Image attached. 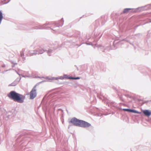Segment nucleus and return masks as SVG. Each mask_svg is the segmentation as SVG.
<instances>
[{"label":"nucleus","mask_w":151,"mask_h":151,"mask_svg":"<svg viewBox=\"0 0 151 151\" xmlns=\"http://www.w3.org/2000/svg\"><path fill=\"white\" fill-rule=\"evenodd\" d=\"M7 96L15 102L22 103L24 102L25 96L16 92L14 91H11L7 94Z\"/></svg>","instance_id":"f257e3e1"},{"label":"nucleus","mask_w":151,"mask_h":151,"mask_svg":"<svg viewBox=\"0 0 151 151\" xmlns=\"http://www.w3.org/2000/svg\"><path fill=\"white\" fill-rule=\"evenodd\" d=\"M69 123L72 124L74 126L83 128H87L91 126V124L88 122L79 119L75 117L71 119L69 122Z\"/></svg>","instance_id":"f03ea898"},{"label":"nucleus","mask_w":151,"mask_h":151,"mask_svg":"<svg viewBox=\"0 0 151 151\" xmlns=\"http://www.w3.org/2000/svg\"><path fill=\"white\" fill-rule=\"evenodd\" d=\"M40 83V82H39L37 83L35 86H34L30 92V99H33L37 96V93L36 92V87L39 84V83Z\"/></svg>","instance_id":"7ed1b4c3"},{"label":"nucleus","mask_w":151,"mask_h":151,"mask_svg":"<svg viewBox=\"0 0 151 151\" xmlns=\"http://www.w3.org/2000/svg\"><path fill=\"white\" fill-rule=\"evenodd\" d=\"M100 99H101L102 100L103 102L105 103L107 105H108V106H115L114 104V102L111 101L110 100H109L107 98L103 97V99L101 97H100Z\"/></svg>","instance_id":"20e7f679"},{"label":"nucleus","mask_w":151,"mask_h":151,"mask_svg":"<svg viewBox=\"0 0 151 151\" xmlns=\"http://www.w3.org/2000/svg\"><path fill=\"white\" fill-rule=\"evenodd\" d=\"M62 44H61L60 45H58V46H57V47H55L52 48V49L49 48L48 49V50H47V51H47V53L48 54V55L49 56H51V54L53 52H54L55 50H56L57 49L61 47H62Z\"/></svg>","instance_id":"39448f33"},{"label":"nucleus","mask_w":151,"mask_h":151,"mask_svg":"<svg viewBox=\"0 0 151 151\" xmlns=\"http://www.w3.org/2000/svg\"><path fill=\"white\" fill-rule=\"evenodd\" d=\"M50 24L48 22H46L42 25H40L39 26H36L34 27V29H49L50 27H45L47 25H49Z\"/></svg>","instance_id":"423d86ee"},{"label":"nucleus","mask_w":151,"mask_h":151,"mask_svg":"<svg viewBox=\"0 0 151 151\" xmlns=\"http://www.w3.org/2000/svg\"><path fill=\"white\" fill-rule=\"evenodd\" d=\"M139 11H142L143 10H147L151 9V4L146 5L144 6L138 7L137 8Z\"/></svg>","instance_id":"0eeeda50"},{"label":"nucleus","mask_w":151,"mask_h":151,"mask_svg":"<svg viewBox=\"0 0 151 151\" xmlns=\"http://www.w3.org/2000/svg\"><path fill=\"white\" fill-rule=\"evenodd\" d=\"M142 112L144 115L149 116L151 115V111L149 110L145 109L142 110Z\"/></svg>","instance_id":"6e6552de"},{"label":"nucleus","mask_w":151,"mask_h":151,"mask_svg":"<svg viewBox=\"0 0 151 151\" xmlns=\"http://www.w3.org/2000/svg\"><path fill=\"white\" fill-rule=\"evenodd\" d=\"M37 54H42L45 51H47V50L45 49H43L41 48H39L37 50Z\"/></svg>","instance_id":"1a4fd4ad"},{"label":"nucleus","mask_w":151,"mask_h":151,"mask_svg":"<svg viewBox=\"0 0 151 151\" xmlns=\"http://www.w3.org/2000/svg\"><path fill=\"white\" fill-rule=\"evenodd\" d=\"M21 79V77H20L19 80L17 78L13 83L10 84L9 86H16L18 83L19 81H20Z\"/></svg>","instance_id":"9d476101"},{"label":"nucleus","mask_w":151,"mask_h":151,"mask_svg":"<svg viewBox=\"0 0 151 151\" xmlns=\"http://www.w3.org/2000/svg\"><path fill=\"white\" fill-rule=\"evenodd\" d=\"M64 22L63 19L62 18L60 20H59L58 22L56 24V26L58 27H59L60 26L61 27L62 26Z\"/></svg>","instance_id":"9b49d317"},{"label":"nucleus","mask_w":151,"mask_h":151,"mask_svg":"<svg viewBox=\"0 0 151 151\" xmlns=\"http://www.w3.org/2000/svg\"><path fill=\"white\" fill-rule=\"evenodd\" d=\"M117 40H115L113 42V45L114 47L116 48L117 47V46L120 44L122 41L117 42Z\"/></svg>","instance_id":"f8f14e48"},{"label":"nucleus","mask_w":151,"mask_h":151,"mask_svg":"<svg viewBox=\"0 0 151 151\" xmlns=\"http://www.w3.org/2000/svg\"><path fill=\"white\" fill-rule=\"evenodd\" d=\"M11 114L7 115L6 116H5L4 117V118L6 120H8L9 119L12 118L13 116V115L10 113Z\"/></svg>","instance_id":"ddd939ff"},{"label":"nucleus","mask_w":151,"mask_h":151,"mask_svg":"<svg viewBox=\"0 0 151 151\" xmlns=\"http://www.w3.org/2000/svg\"><path fill=\"white\" fill-rule=\"evenodd\" d=\"M29 54H30L31 56H32L33 55H35L37 54V50H31L29 51Z\"/></svg>","instance_id":"4468645a"},{"label":"nucleus","mask_w":151,"mask_h":151,"mask_svg":"<svg viewBox=\"0 0 151 151\" xmlns=\"http://www.w3.org/2000/svg\"><path fill=\"white\" fill-rule=\"evenodd\" d=\"M50 79L52 80H57L58 79L63 80V79H64V76H61L59 77H52L51 79Z\"/></svg>","instance_id":"2eb2a0df"},{"label":"nucleus","mask_w":151,"mask_h":151,"mask_svg":"<svg viewBox=\"0 0 151 151\" xmlns=\"http://www.w3.org/2000/svg\"><path fill=\"white\" fill-rule=\"evenodd\" d=\"M132 9L131 8H125L124 9L123 12L121 13V14L127 13L129 10Z\"/></svg>","instance_id":"dca6fc26"},{"label":"nucleus","mask_w":151,"mask_h":151,"mask_svg":"<svg viewBox=\"0 0 151 151\" xmlns=\"http://www.w3.org/2000/svg\"><path fill=\"white\" fill-rule=\"evenodd\" d=\"M130 113L138 114H139L141 113V112H140L138 111H137L135 110V109H130Z\"/></svg>","instance_id":"f3484780"},{"label":"nucleus","mask_w":151,"mask_h":151,"mask_svg":"<svg viewBox=\"0 0 151 151\" xmlns=\"http://www.w3.org/2000/svg\"><path fill=\"white\" fill-rule=\"evenodd\" d=\"M3 18V14L2 12L0 10V24Z\"/></svg>","instance_id":"a211bd4d"},{"label":"nucleus","mask_w":151,"mask_h":151,"mask_svg":"<svg viewBox=\"0 0 151 151\" xmlns=\"http://www.w3.org/2000/svg\"><path fill=\"white\" fill-rule=\"evenodd\" d=\"M118 96L120 100H121L123 102H125V100L123 98V96L122 95H120L119 94H118Z\"/></svg>","instance_id":"6ab92c4d"},{"label":"nucleus","mask_w":151,"mask_h":151,"mask_svg":"<svg viewBox=\"0 0 151 151\" xmlns=\"http://www.w3.org/2000/svg\"><path fill=\"white\" fill-rule=\"evenodd\" d=\"M120 109L121 110H123L124 111H127L129 112H130V109H122L121 108H120Z\"/></svg>","instance_id":"aec40b11"},{"label":"nucleus","mask_w":151,"mask_h":151,"mask_svg":"<svg viewBox=\"0 0 151 151\" xmlns=\"http://www.w3.org/2000/svg\"><path fill=\"white\" fill-rule=\"evenodd\" d=\"M24 50L23 49L22 51L20 52V56L22 57L24 56Z\"/></svg>","instance_id":"412c9836"},{"label":"nucleus","mask_w":151,"mask_h":151,"mask_svg":"<svg viewBox=\"0 0 151 151\" xmlns=\"http://www.w3.org/2000/svg\"><path fill=\"white\" fill-rule=\"evenodd\" d=\"M63 76H64V79L65 78V79H68V78L69 77L68 75L67 74H64L63 75Z\"/></svg>","instance_id":"4be33fe9"},{"label":"nucleus","mask_w":151,"mask_h":151,"mask_svg":"<svg viewBox=\"0 0 151 151\" xmlns=\"http://www.w3.org/2000/svg\"><path fill=\"white\" fill-rule=\"evenodd\" d=\"M11 63H12L13 64H14V65H17V63L15 62H14L13 61H11Z\"/></svg>","instance_id":"5701e85b"},{"label":"nucleus","mask_w":151,"mask_h":151,"mask_svg":"<svg viewBox=\"0 0 151 151\" xmlns=\"http://www.w3.org/2000/svg\"><path fill=\"white\" fill-rule=\"evenodd\" d=\"M150 101H145L143 103V104H145V103H147L148 102H150Z\"/></svg>","instance_id":"b1692460"},{"label":"nucleus","mask_w":151,"mask_h":151,"mask_svg":"<svg viewBox=\"0 0 151 151\" xmlns=\"http://www.w3.org/2000/svg\"><path fill=\"white\" fill-rule=\"evenodd\" d=\"M74 77L72 76H69L68 78V79H73L74 80Z\"/></svg>","instance_id":"393cba45"},{"label":"nucleus","mask_w":151,"mask_h":151,"mask_svg":"<svg viewBox=\"0 0 151 151\" xmlns=\"http://www.w3.org/2000/svg\"><path fill=\"white\" fill-rule=\"evenodd\" d=\"M80 78L79 77H74V80H78Z\"/></svg>","instance_id":"a878e982"},{"label":"nucleus","mask_w":151,"mask_h":151,"mask_svg":"<svg viewBox=\"0 0 151 151\" xmlns=\"http://www.w3.org/2000/svg\"><path fill=\"white\" fill-rule=\"evenodd\" d=\"M124 96L127 98H129V97L130 98V97L128 95L125 94V95H124Z\"/></svg>","instance_id":"bb28decb"},{"label":"nucleus","mask_w":151,"mask_h":151,"mask_svg":"<svg viewBox=\"0 0 151 151\" xmlns=\"http://www.w3.org/2000/svg\"><path fill=\"white\" fill-rule=\"evenodd\" d=\"M10 70V69H9V70H5L3 72H2V73H4L5 72H7V71H8V70Z\"/></svg>","instance_id":"cd10ccee"},{"label":"nucleus","mask_w":151,"mask_h":151,"mask_svg":"<svg viewBox=\"0 0 151 151\" xmlns=\"http://www.w3.org/2000/svg\"><path fill=\"white\" fill-rule=\"evenodd\" d=\"M22 59H23V61H24V60H25V57H22Z\"/></svg>","instance_id":"c85d7f7f"},{"label":"nucleus","mask_w":151,"mask_h":151,"mask_svg":"<svg viewBox=\"0 0 151 151\" xmlns=\"http://www.w3.org/2000/svg\"><path fill=\"white\" fill-rule=\"evenodd\" d=\"M2 67L4 68L5 67V65L4 64L2 66Z\"/></svg>","instance_id":"c756f323"},{"label":"nucleus","mask_w":151,"mask_h":151,"mask_svg":"<svg viewBox=\"0 0 151 151\" xmlns=\"http://www.w3.org/2000/svg\"><path fill=\"white\" fill-rule=\"evenodd\" d=\"M16 73L18 75H19V76H21V75L17 72L16 71Z\"/></svg>","instance_id":"7c9ffc66"},{"label":"nucleus","mask_w":151,"mask_h":151,"mask_svg":"<svg viewBox=\"0 0 151 151\" xmlns=\"http://www.w3.org/2000/svg\"><path fill=\"white\" fill-rule=\"evenodd\" d=\"M86 44H87V45H91V43H87Z\"/></svg>","instance_id":"2f4dec72"},{"label":"nucleus","mask_w":151,"mask_h":151,"mask_svg":"<svg viewBox=\"0 0 151 151\" xmlns=\"http://www.w3.org/2000/svg\"><path fill=\"white\" fill-rule=\"evenodd\" d=\"M15 66V65H14V64H13L12 65V68H14Z\"/></svg>","instance_id":"473e14b6"},{"label":"nucleus","mask_w":151,"mask_h":151,"mask_svg":"<svg viewBox=\"0 0 151 151\" xmlns=\"http://www.w3.org/2000/svg\"><path fill=\"white\" fill-rule=\"evenodd\" d=\"M23 77H25V76L24 75H21Z\"/></svg>","instance_id":"72a5a7b5"},{"label":"nucleus","mask_w":151,"mask_h":151,"mask_svg":"<svg viewBox=\"0 0 151 151\" xmlns=\"http://www.w3.org/2000/svg\"><path fill=\"white\" fill-rule=\"evenodd\" d=\"M22 29L23 30H25L26 29V28H22Z\"/></svg>","instance_id":"f704fd0d"},{"label":"nucleus","mask_w":151,"mask_h":151,"mask_svg":"<svg viewBox=\"0 0 151 151\" xmlns=\"http://www.w3.org/2000/svg\"><path fill=\"white\" fill-rule=\"evenodd\" d=\"M70 125H69V126H68V128H70Z\"/></svg>","instance_id":"c9c22d12"},{"label":"nucleus","mask_w":151,"mask_h":151,"mask_svg":"<svg viewBox=\"0 0 151 151\" xmlns=\"http://www.w3.org/2000/svg\"><path fill=\"white\" fill-rule=\"evenodd\" d=\"M46 78H47V79H48V77H46Z\"/></svg>","instance_id":"e433bc0d"},{"label":"nucleus","mask_w":151,"mask_h":151,"mask_svg":"<svg viewBox=\"0 0 151 151\" xmlns=\"http://www.w3.org/2000/svg\"><path fill=\"white\" fill-rule=\"evenodd\" d=\"M102 35H101V36H100V37H99V38H100V37H101V36Z\"/></svg>","instance_id":"4c0bfd02"},{"label":"nucleus","mask_w":151,"mask_h":151,"mask_svg":"<svg viewBox=\"0 0 151 151\" xmlns=\"http://www.w3.org/2000/svg\"><path fill=\"white\" fill-rule=\"evenodd\" d=\"M77 70H78V67H77Z\"/></svg>","instance_id":"58836bf2"},{"label":"nucleus","mask_w":151,"mask_h":151,"mask_svg":"<svg viewBox=\"0 0 151 151\" xmlns=\"http://www.w3.org/2000/svg\"><path fill=\"white\" fill-rule=\"evenodd\" d=\"M125 40V39H123V40H122V41H123V40Z\"/></svg>","instance_id":"ea45409f"},{"label":"nucleus","mask_w":151,"mask_h":151,"mask_svg":"<svg viewBox=\"0 0 151 151\" xmlns=\"http://www.w3.org/2000/svg\"><path fill=\"white\" fill-rule=\"evenodd\" d=\"M42 78H44V77H42Z\"/></svg>","instance_id":"a19ab883"},{"label":"nucleus","mask_w":151,"mask_h":151,"mask_svg":"<svg viewBox=\"0 0 151 151\" xmlns=\"http://www.w3.org/2000/svg\"><path fill=\"white\" fill-rule=\"evenodd\" d=\"M42 82H43V81H42ZM40 82V83H41L42 82ZM39 84H40V83H39Z\"/></svg>","instance_id":"79ce46f5"},{"label":"nucleus","mask_w":151,"mask_h":151,"mask_svg":"<svg viewBox=\"0 0 151 151\" xmlns=\"http://www.w3.org/2000/svg\"><path fill=\"white\" fill-rule=\"evenodd\" d=\"M151 22V20H150V22Z\"/></svg>","instance_id":"37998d69"},{"label":"nucleus","mask_w":151,"mask_h":151,"mask_svg":"<svg viewBox=\"0 0 151 151\" xmlns=\"http://www.w3.org/2000/svg\"><path fill=\"white\" fill-rule=\"evenodd\" d=\"M66 111H67V112H68V111L67 110H66Z\"/></svg>","instance_id":"c03bdc74"},{"label":"nucleus","mask_w":151,"mask_h":151,"mask_svg":"<svg viewBox=\"0 0 151 151\" xmlns=\"http://www.w3.org/2000/svg\"><path fill=\"white\" fill-rule=\"evenodd\" d=\"M46 112H45V114L46 115Z\"/></svg>","instance_id":"a18cd8bd"},{"label":"nucleus","mask_w":151,"mask_h":151,"mask_svg":"<svg viewBox=\"0 0 151 151\" xmlns=\"http://www.w3.org/2000/svg\"><path fill=\"white\" fill-rule=\"evenodd\" d=\"M150 102H151V100H150Z\"/></svg>","instance_id":"49530a36"},{"label":"nucleus","mask_w":151,"mask_h":151,"mask_svg":"<svg viewBox=\"0 0 151 151\" xmlns=\"http://www.w3.org/2000/svg\"><path fill=\"white\" fill-rule=\"evenodd\" d=\"M10 0H9V1H10Z\"/></svg>","instance_id":"de8ad7c7"}]
</instances>
